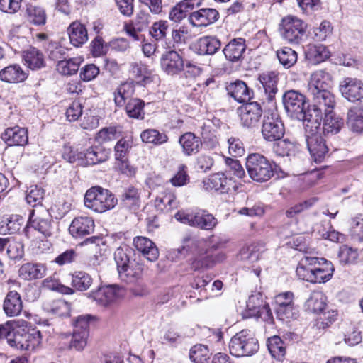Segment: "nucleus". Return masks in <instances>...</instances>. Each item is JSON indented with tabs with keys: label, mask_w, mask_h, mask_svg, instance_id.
<instances>
[{
	"label": "nucleus",
	"mask_w": 363,
	"mask_h": 363,
	"mask_svg": "<svg viewBox=\"0 0 363 363\" xmlns=\"http://www.w3.org/2000/svg\"><path fill=\"white\" fill-rule=\"evenodd\" d=\"M259 348L257 339L249 330L235 333L229 342L230 353L237 357H251L258 352Z\"/></svg>",
	"instance_id": "f257e3e1"
},
{
	"label": "nucleus",
	"mask_w": 363,
	"mask_h": 363,
	"mask_svg": "<svg viewBox=\"0 0 363 363\" xmlns=\"http://www.w3.org/2000/svg\"><path fill=\"white\" fill-rule=\"evenodd\" d=\"M84 201L86 208L96 213H104L117 204L114 195L109 190L100 186H94L87 190Z\"/></svg>",
	"instance_id": "f03ea898"
},
{
	"label": "nucleus",
	"mask_w": 363,
	"mask_h": 363,
	"mask_svg": "<svg viewBox=\"0 0 363 363\" xmlns=\"http://www.w3.org/2000/svg\"><path fill=\"white\" fill-rule=\"evenodd\" d=\"M245 167L250 177L257 182H265L274 174L271 162L267 157L258 153L248 155Z\"/></svg>",
	"instance_id": "7ed1b4c3"
},
{
	"label": "nucleus",
	"mask_w": 363,
	"mask_h": 363,
	"mask_svg": "<svg viewBox=\"0 0 363 363\" xmlns=\"http://www.w3.org/2000/svg\"><path fill=\"white\" fill-rule=\"evenodd\" d=\"M114 259L117 264V269L120 279L126 283L138 281L143 274L141 264L130 262L125 251L118 247L114 253Z\"/></svg>",
	"instance_id": "20e7f679"
},
{
	"label": "nucleus",
	"mask_w": 363,
	"mask_h": 363,
	"mask_svg": "<svg viewBox=\"0 0 363 363\" xmlns=\"http://www.w3.org/2000/svg\"><path fill=\"white\" fill-rule=\"evenodd\" d=\"M41 341V332L31 326L16 328L13 331L12 338H9V344L11 347L24 350H35Z\"/></svg>",
	"instance_id": "39448f33"
},
{
	"label": "nucleus",
	"mask_w": 363,
	"mask_h": 363,
	"mask_svg": "<svg viewBox=\"0 0 363 363\" xmlns=\"http://www.w3.org/2000/svg\"><path fill=\"white\" fill-rule=\"evenodd\" d=\"M31 230L40 233L45 238L54 233V225L51 216L45 208L33 209L29 215L28 223L24 228L26 235L29 237Z\"/></svg>",
	"instance_id": "423d86ee"
},
{
	"label": "nucleus",
	"mask_w": 363,
	"mask_h": 363,
	"mask_svg": "<svg viewBox=\"0 0 363 363\" xmlns=\"http://www.w3.org/2000/svg\"><path fill=\"white\" fill-rule=\"evenodd\" d=\"M174 217L178 221L184 224L204 230H212L218 224V220L213 215L204 210L189 213L179 211Z\"/></svg>",
	"instance_id": "0eeeda50"
},
{
	"label": "nucleus",
	"mask_w": 363,
	"mask_h": 363,
	"mask_svg": "<svg viewBox=\"0 0 363 363\" xmlns=\"http://www.w3.org/2000/svg\"><path fill=\"white\" fill-rule=\"evenodd\" d=\"M307 24L302 20L287 16L282 19L280 32L282 38L293 44H299L306 36Z\"/></svg>",
	"instance_id": "6e6552de"
},
{
	"label": "nucleus",
	"mask_w": 363,
	"mask_h": 363,
	"mask_svg": "<svg viewBox=\"0 0 363 363\" xmlns=\"http://www.w3.org/2000/svg\"><path fill=\"white\" fill-rule=\"evenodd\" d=\"M261 133L266 141L275 142L284 136V125L277 115L272 113L264 117Z\"/></svg>",
	"instance_id": "1a4fd4ad"
},
{
	"label": "nucleus",
	"mask_w": 363,
	"mask_h": 363,
	"mask_svg": "<svg viewBox=\"0 0 363 363\" xmlns=\"http://www.w3.org/2000/svg\"><path fill=\"white\" fill-rule=\"evenodd\" d=\"M238 112L241 125L247 128L257 127L262 116V106L256 101L243 104L238 109Z\"/></svg>",
	"instance_id": "9d476101"
},
{
	"label": "nucleus",
	"mask_w": 363,
	"mask_h": 363,
	"mask_svg": "<svg viewBox=\"0 0 363 363\" xmlns=\"http://www.w3.org/2000/svg\"><path fill=\"white\" fill-rule=\"evenodd\" d=\"M282 100L286 112L291 117L300 119V114L305 109V96L297 91L289 90L284 94Z\"/></svg>",
	"instance_id": "9b49d317"
},
{
	"label": "nucleus",
	"mask_w": 363,
	"mask_h": 363,
	"mask_svg": "<svg viewBox=\"0 0 363 363\" xmlns=\"http://www.w3.org/2000/svg\"><path fill=\"white\" fill-rule=\"evenodd\" d=\"M308 150L315 162H320L328 152V147L322 137L321 131L306 135Z\"/></svg>",
	"instance_id": "f8f14e48"
},
{
	"label": "nucleus",
	"mask_w": 363,
	"mask_h": 363,
	"mask_svg": "<svg viewBox=\"0 0 363 363\" xmlns=\"http://www.w3.org/2000/svg\"><path fill=\"white\" fill-rule=\"evenodd\" d=\"M123 296V289L117 285L100 287L93 294L94 301L102 306H109Z\"/></svg>",
	"instance_id": "ddd939ff"
},
{
	"label": "nucleus",
	"mask_w": 363,
	"mask_h": 363,
	"mask_svg": "<svg viewBox=\"0 0 363 363\" xmlns=\"http://www.w3.org/2000/svg\"><path fill=\"white\" fill-rule=\"evenodd\" d=\"M340 91L350 101H363V82L357 78L346 77L340 82Z\"/></svg>",
	"instance_id": "4468645a"
},
{
	"label": "nucleus",
	"mask_w": 363,
	"mask_h": 363,
	"mask_svg": "<svg viewBox=\"0 0 363 363\" xmlns=\"http://www.w3.org/2000/svg\"><path fill=\"white\" fill-rule=\"evenodd\" d=\"M323 113L320 108L313 105L306 111H303V114H300V119L303 120L306 135L321 131L320 125Z\"/></svg>",
	"instance_id": "2eb2a0df"
},
{
	"label": "nucleus",
	"mask_w": 363,
	"mask_h": 363,
	"mask_svg": "<svg viewBox=\"0 0 363 363\" xmlns=\"http://www.w3.org/2000/svg\"><path fill=\"white\" fill-rule=\"evenodd\" d=\"M179 252L183 255L193 254L197 255V258L203 257L208 253L206 240L197 235H186L183 239V244Z\"/></svg>",
	"instance_id": "dca6fc26"
},
{
	"label": "nucleus",
	"mask_w": 363,
	"mask_h": 363,
	"mask_svg": "<svg viewBox=\"0 0 363 363\" xmlns=\"http://www.w3.org/2000/svg\"><path fill=\"white\" fill-rule=\"evenodd\" d=\"M160 64L162 70L172 76L179 74L184 67L182 57L174 50L164 53L161 57Z\"/></svg>",
	"instance_id": "f3484780"
},
{
	"label": "nucleus",
	"mask_w": 363,
	"mask_h": 363,
	"mask_svg": "<svg viewBox=\"0 0 363 363\" xmlns=\"http://www.w3.org/2000/svg\"><path fill=\"white\" fill-rule=\"evenodd\" d=\"M218 18L219 13L216 9L204 8L192 12L189 21L194 27H206L216 22Z\"/></svg>",
	"instance_id": "a211bd4d"
},
{
	"label": "nucleus",
	"mask_w": 363,
	"mask_h": 363,
	"mask_svg": "<svg viewBox=\"0 0 363 363\" xmlns=\"http://www.w3.org/2000/svg\"><path fill=\"white\" fill-rule=\"evenodd\" d=\"M332 84V76L328 72L319 69L311 74L308 84V94H313L322 90H328Z\"/></svg>",
	"instance_id": "6ab92c4d"
},
{
	"label": "nucleus",
	"mask_w": 363,
	"mask_h": 363,
	"mask_svg": "<svg viewBox=\"0 0 363 363\" xmlns=\"http://www.w3.org/2000/svg\"><path fill=\"white\" fill-rule=\"evenodd\" d=\"M46 272L45 264L36 262H27L19 267L18 276L23 280L33 281L44 277Z\"/></svg>",
	"instance_id": "aec40b11"
},
{
	"label": "nucleus",
	"mask_w": 363,
	"mask_h": 363,
	"mask_svg": "<svg viewBox=\"0 0 363 363\" xmlns=\"http://www.w3.org/2000/svg\"><path fill=\"white\" fill-rule=\"evenodd\" d=\"M94 230V222L90 217L75 218L69 227V232L75 238H82L92 233Z\"/></svg>",
	"instance_id": "412c9836"
},
{
	"label": "nucleus",
	"mask_w": 363,
	"mask_h": 363,
	"mask_svg": "<svg viewBox=\"0 0 363 363\" xmlns=\"http://www.w3.org/2000/svg\"><path fill=\"white\" fill-rule=\"evenodd\" d=\"M1 138L9 146H24L28 142L27 130L17 125L7 128Z\"/></svg>",
	"instance_id": "4be33fe9"
},
{
	"label": "nucleus",
	"mask_w": 363,
	"mask_h": 363,
	"mask_svg": "<svg viewBox=\"0 0 363 363\" xmlns=\"http://www.w3.org/2000/svg\"><path fill=\"white\" fill-rule=\"evenodd\" d=\"M133 245L150 262H155L159 257V250L156 245L149 238L143 236H138L133 239Z\"/></svg>",
	"instance_id": "5701e85b"
},
{
	"label": "nucleus",
	"mask_w": 363,
	"mask_h": 363,
	"mask_svg": "<svg viewBox=\"0 0 363 363\" xmlns=\"http://www.w3.org/2000/svg\"><path fill=\"white\" fill-rule=\"evenodd\" d=\"M245 49V40L240 38L230 40L223 48V52L228 61L241 62Z\"/></svg>",
	"instance_id": "b1692460"
},
{
	"label": "nucleus",
	"mask_w": 363,
	"mask_h": 363,
	"mask_svg": "<svg viewBox=\"0 0 363 363\" xmlns=\"http://www.w3.org/2000/svg\"><path fill=\"white\" fill-rule=\"evenodd\" d=\"M179 143L182 147V152L186 156L197 154L203 146L201 138L191 132L182 135L179 137Z\"/></svg>",
	"instance_id": "393cba45"
},
{
	"label": "nucleus",
	"mask_w": 363,
	"mask_h": 363,
	"mask_svg": "<svg viewBox=\"0 0 363 363\" xmlns=\"http://www.w3.org/2000/svg\"><path fill=\"white\" fill-rule=\"evenodd\" d=\"M313 103V106L320 108L324 113L333 112L335 104L334 95L328 90H322L318 93L308 95Z\"/></svg>",
	"instance_id": "a878e982"
},
{
	"label": "nucleus",
	"mask_w": 363,
	"mask_h": 363,
	"mask_svg": "<svg viewBox=\"0 0 363 363\" xmlns=\"http://www.w3.org/2000/svg\"><path fill=\"white\" fill-rule=\"evenodd\" d=\"M78 158L82 160V165H94L107 160L108 153L102 147L94 146L88 148L83 153L81 152Z\"/></svg>",
	"instance_id": "bb28decb"
},
{
	"label": "nucleus",
	"mask_w": 363,
	"mask_h": 363,
	"mask_svg": "<svg viewBox=\"0 0 363 363\" xmlns=\"http://www.w3.org/2000/svg\"><path fill=\"white\" fill-rule=\"evenodd\" d=\"M258 79L262 84L269 101H272L278 91V73L274 71H267L259 74Z\"/></svg>",
	"instance_id": "cd10ccee"
},
{
	"label": "nucleus",
	"mask_w": 363,
	"mask_h": 363,
	"mask_svg": "<svg viewBox=\"0 0 363 363\" xmlns=\"http://www.w3.org/2000/svg\"><path fill=\"white\" fill-rule=\"evenodd\" d=\"M221 47V43L215 36L207 35L200 38L195 44L196 53L201 55H213Z\"/></svg>",
	"instance_id": "c85d7f7f"
},
{
	"label": "nucleus",
	"mask_w": 363,
	"mask_h": 363,
	"mask_svg": "<svg viewBox=\"0 0 363 363\" xmlns=\"http://www.w3.org/2000/svg\"><path fill=\"white\" fill-rule=\"evenodd\" d=\"M313 266V283H325L329 281L333 274V264L325 258H318V262Z\"/></svg>",
	"instance_id": "c756f323"
},
{
	"label": "nucleus",
	"mask_w": 363,
	"mask_h": 363,
	"mask_svg": "<svg viewBox=\"0 0 363 363\" xmlns=\"http://www.w3.org/2000/svg\"><path fill=\"white\" fill-rule=\"evenodd\" d=\"M27 77L28 74L17 64L9 65L0 71V79L8 83H20Z\"/></svg>",
	"instance_id": "7c9ffc66"
},
{
	"label": "nucleus",
	"mask_w": 363,
	"mask_h": 363,
	"mask_svg": "<svg viewBox=\"0 0 363 363\" xmlns=\"http://www.w3.org/2000/svg\"><path fill=\"white\" fill-rule=\"evenodd\" d=\"M3 308L7 316L18 315L23 308V301L20 294L16 291H9L4 299Z\"/></svg>",
	"instance_id": "2f4dec72"
},
{
	"label": "nucleus",
	"mask_w": 363,
	"mask_h": 363,
	"mask_svg": "<svg viewBox=\"0 0 363 363\" xmlns=\"http://www.w3.org/2000/svg\"><path fill=\"white\" fill-rule=\"evenodd\" d=\"M67 33L71 44L75 47H80L88 40L87 30L79 21L72 22L67 28Z\"/></svg>",
	"instance_id": "473e14b6"
},
{
	"label": "nucleus",
	"mask_w": 363,
	"mask_h": 363,
	"mask_svg": "<svg viewBox=\"0 0 363 363\" xmlns=\"http://www.w3.org/2000/svg\"><path fill=\"white\" fill-rule=\"evenodd\" d=\"M318 262V257L304 256L296 268L297 276L303 280L313 283V266Z\"/></svg>",
	"instance_id": "72a5a7b5"
},
{
	"label": "nucleus",
	"mask_w": 363,
	"mask_h": 363,
	"mask_svg": "<svg viewBox=\"0 0 363 363\" xmlns=\"http://www.w3.org/2000/svg\"><path fill=\"white\" fill-rule=\"evenodd\" d=\"M264 250L265 247L262 243H252L241 249L239 257L247 264H253L259 260Z\"/></svg>",
	"instance_id": "f704fd0d"
},
{
	"label": "nucleus",
	"mask_w": 363,
	"mask_h": 363,
	"mask_svg": "<svg viewBox=\"0 0 363 363\" xmlns=\"http://www.w3.org/2000/svg\"><path fill=\"white\" fill-rule=\"evenodd\" d=\"M226 89L228 94L239 103L249 101L251 98V91L242 81L237 80L230 83Z\"/></svg>",
	"instance_id": "c9c22d12"
},
{
	"label": "nucleus",
	"mask_w": 363,
	"mask_h": 363,
	"mask_svg": "<svg viewBox=\"0 0 363 363\" xmlns=\"http://www.w3.org/2000/svg\"><path fill=\"white\" fill-rule=\"evenodd\" d=\"M306 58L313 64L316 65L324 62L330 57V52L323 45H308L305 50Z\"/></svg>",
	"instance_id": "e433bc0d"
},
{
	"label": "nucleus",
	"mask_w": 363,
	"mask_h": 363,
	"mask_svg": "<svg viewBox=\"0 0 363 363\" xmlns=\"http://www.w3.org/2000/svg\"><path fill=\"white\" fill-rule=\"evenodd\" d=\"M229 181L223 173L213 174L203 182V188L207 191H220L221 193L228 192L227 187Z\"/></svg>",
	"instance_id": "4c0bfd02"
},
{
	"label": "nucleus",
	"mask_w": 363,
	"mask_h": 363,
	"mask_svg": "<svg viewBox=\"0 0 363 363\" xmlns=\"http://www.w3.org/2000/svg\"><path fill=\"white\" fill-rule=\"evenodd\" d=\"M25 16L27 21L32 25L40 26L46 23V11L41 6L28 5L26 10Z\"/></svg>",
	"instance_id": "58836bf2"
},
{
	"label": "nucleus",
	"mask_w": 363,
	"mask_h": 363,
	"mask_svg": "<svg viewBox=\"0 0 363 363\" xmlns=\"http://www.w3.org/2000/svg\"><path fill=\"white\" fill-rule=\"evenodd\" d=\"M347 124L352 131L363 132V107L355 106L347 113Z\"/></svg>",
	"instance_id": "ea45409f"
},
{
	"label": "nucleus",
	"mask_w": 363,
	"mask_h": 363,
	"mask_svg": "<svg viewBox=\"0 0 363 363\" xmlns=\"http://www.w3.org/2000/svg\"><path fill=\"white\" fill-rule=\"evenodd\" d=\"M25 63L31 69H37L44 66V57L43 53L34 47H30L23 52Z\"/></svg>",
	"instance_id": "a19ab883"
},
{
	"label": "nucleus",
	"mask_w": 363,
	"mask_h": 363,
	"mask_svg": "<svg viewBox=\"0 0 363 363\" xmlns=\"http://www.w3.org/2000/svg\"><path fill=\"white\" fill-rule=\"evenodd\" d=\"M326 298L320 291H313L306 301L305 306L308 311L318 313L323 312L326 306Z\"/></svg>",
	"instance_id": "79ce46f5"
},
{
	"label": "nucleus",
	"mask_w": 363,
	"mask_h": 363,
	"mask_svg": "<svg viewBox=\"0 0 363 363\" xmlns=\"http://www.w3.org/2000/svg\"><path fill=\"white\" fill-rule=\"evenodd\" d=\"M332 113L333 112L324 113L325 119L321 128V133H323L324 135H328L329 133H337L344 124L343 120L342 118L336 117L332 115Z\"/></svg>",
	"instance_id": "37998d69"
},
{
	"label": "nucleus",
	"mask_w": 363,
	"mask_h": 363,
	"mask_svg": "<svg viewBox=\"0 0 363 363\" xmlns=\"http://www.w3.org/2000/svg\"><path fill=\"white\" fill-rule=\"evenodd\" d=\"M226 259V255L224 252H218L216 255H207L201 258H195L192 262V267L195 270L201 268H210L215 264L223 262Z\"/></svg>",
	"instance_id": "c03bdc74"
},
{
	"label": "nucleus",
	"mask_w": 363,
	"mask_h": 363,
	"mask_svg": "<svg viewBox=\"0 0 363 363\" xmlns=\"http://www.w3.org/2000/svg\"><path fill=\"white\" fill-rule=\"evenodd\" d=\"M267 347L272 356L281 361L286 354V346L282 340L277 335L268 338Z\"/></svg>",
	"instance_id": "a18cd8bd"
},
{
	"label": "nucleus",
	"mask_w": 363,
	"mask_h": 363,
	"mask_svg": "<svg viewBox=\"0 0 363 363\" xmlns=\"http://www.w3.org/2000/svg\"><path fill=\"white\" fill-rule=\"evenodd\" d=\"M23 219L20 216H12L3 220L0 223L1 234H13L20 230L23 225Z\"/></svg>",
	"instance_id": "49530a36"
},
{
	"label": "nucleus",
	"mask_w": 363,
	"mask_h": 363,
	"mask_svg": "<svg viewBox=\"0 0 363 363\" xmlns=\"http://www.w3.org/2000/svg\"><path fill=\"white\" fill-rule=\"evenodd\" d=\"M131 73L138 79V83L145 85L150 83L152 79V72L147 67L141 62H134L131 65Z\"/></svg>",
	"instance_id": "de8ad7c7"
},
{
	"label": "nucleus",
	"mask_w": 363,
	"mask_h": 363,
	"mask_svg": "<svg viewBox=\"0 0 363 363\" xmlns=\"http://www.w3.org/2000/svg\"><path fill=\"white\" fill-rule=\"evenodd\" d=\"M45 190L40 186L37 185L31 186L26 191V202L33 207H36V209L43 208L42 206V202L45 196Z\"/></svg>",
	"instance_id": "09e8293b"
},
{
	"label": "nucleus",
	"mask_w": 363,
	"mask_h": 363,
	"mask_svg": "<svg viewBox=\"0 0 363 363\" xmlns=\"http://www.w3.org/2000/svg\"><path fill=\"white\" fill-rule=\"evenodd\" d=\"M155 206L161 211H169L177 207L176 196L170 193L161 194L155 200Z\"/></svg>",
	"instance_id": "8fccbe9b"
},
{
	"label": "nucleus",
	"mask_w": 363,
	"mask_h": 363,
	"mask_svg": "<svg viewBox=\"0 0 363 363\" xmlns=\"http://www.w3.org/2000/svg\"><path fill=\"white\" fill-rule=\"evenodd\" d=\"M143 142L152 143L155 145H160L167 142L168 137L164 133H160L155 129H147L140 134Z\"/></svg>",
	"instance_id": "3c124183"
},
{
	"label": "nucleus",
	"mask_w": 363,
	"mask_h": 363,
	"mask_svg": "<svg viewBox=\"0 0 363 363\" xmlns=\"http://www.w3.org/2000/svg\"><path fill=\"white\" fill-rule=\"evenodd\" d=\"M277 56L279 62L286 69L291 67L297 61L296 52L289 47L278 50Z\"/></svg>",
	"instance_id": "603ef678"
},
{
	"label": "nucleus",
	"mask_w": 363,
	"mask_h": 363,
	"mask_svg": "<svg viewBox=\"0 0 363 363\" xmlns=\"http://www.w3.org/2000/svg\"><path fill=\"white\" fill-rule=\"evenodd\" d=\"M275 142L276 143L274 145L273 150L276 154L280 156L293 155L298 149V144L294 141H291L289 139H280Z\"/></svg>",
	"instance_id": "864d4df0"
},
{
	"label": "nucleus",
	"mask_w": 363,
	"mask_h": 363,
	"mask_svg": "<svg viewBox=\"0 0 363 363\" xmlns=\"http://www.w3.org/2000/svg\"><path fill=\"white\" fill-rule=\"evenodd\" d=\"M80 62V59L77 57L59 60L57 70L62 75H72L78 71Z\"/></svg>",
	"instance_id": "5fc2aeb1"
},
{
	"label": "nucleus",
	"mask_w": 363,
	"mask_h": 363,
	"mask_svg": "<svg viewBox=\"0 0 363 363\" xmlns=\"http://www.w3.org/2000/svg\"><path fill=\"white\" fill-rule=\"evenodd\" d=\"M144 101L139 99H130L126 104L125 111L130 118L143 119L144 118Z\"/></svg>",
	"instance_id": "6e6d98bb"
},
{
	"label": "nucleus",
	"mask_w": 363,
	"mask_h": 363,
	"mask_svg": "<svg viewBox=\"0 0 363 363\" xmlns=\"http://www.w3.org/2000/svg\"><path fill=\"white\" fill-rule=\"evenodd\" d=\"M189 358L194 363H208L209 350L205 345H196L190 350Z\"/></svg>",
	"instance_id": "4d7b16f0"
},
{
	"label": "nucleus",
	"mask_w": 363,
	"mask_h": 363,
	"mask_svg": "<svg viewBox=\"0 0 363 363\" xmlns=\"http://www.w3.org/2000/svg\"><path fill=\"white\" fill-rule=\"evenodd\" d=\"M134 91L131 84L125 82L121 84L114 92V101L117 106H123Z\"/></svg>",
	"instance_id": "13d9d810"
},
{
	"label": "nucleus",
	"mask_w": 363,
	"mask_h": 363,
	"mask_svg": "<svg viewBox=\"0 0 363 363\" xmlns=\"http://www.w3.org/2000/svg\"><path fill=\"white\" fill-rule=\"evenodd\" d=\"M91 284L92 278L84 272H77L72 275V286L79 291L87 290Z\"/></svg>",
	"instance_id": "bf43d9fd"
},
{
	"label": "nucleus",
	"mask_w": 363,
	"mask_h": 363,
	"mask_svg": "<svg viewBox=\"0 0 363 363\" xmlns=\"http://www.w3.org/2000/svg\"><path fill=\"white\" fill-rule=\"evenodd\" d=\"M121 200L127 206L138 207L140 201L139 190L132 186L124 189Z\"/></svg>",
	"instance_id": "052dcab7"
},
{
	"label": "nucleus",
	"mask_w": 363,
	"mask_h": 363,
	"mask_svg": "<svg viewBox=\"0 0 363 363\" xmlns=\"http://www.w3.org/2000/svg\"><path fill=\"white\" fill-rule=\"evenodd\" d=\"M172 38L175 45H182L187 43L191 38V32L187 26H182L172 31Z\"/></svg>",
	"instance_id": "680f3d73"
},
{
	"label": "nucleus",
	"mask_w": 363,
	"mask_h": 363,
	"mask_svg": "<svg viewBox=\"0 0 363 363\" xmlns=\"http://www.w3.org/2000/svg\"><path fill=\"white\" fill-rule=\"evenodd\" d=\"M206 240L208 252L211 250L225 248L229 241V240L222 234L212 235Z\"/></svg>",
	"instance_id": "e2e57ef3"
},
{
	"label": "nucleus",
	"mask_w": 363,
	"mask_h": 363,
	"mask_svg": "<svg viewBox=\"0 0 363 363\" xmlns=\"http://www.w3.org/2000/svg\"><path fill=\"white\" fill-rule=\"evenodd\" d=\"M48 311L53 315L58 316H69L70 313V305L61 299L55 300L52 302Z\"/></svg>",
	"instance_id": "0e129e2a"
},
{
	"label": "nucleus",
	"mask_w": 363,
	"mask_h": 363,
	"mask_svg": "<svg viewBox=\"0 0 363 363\" xmlns=\"http://www.w3.org/2000/svg\"><path fill=\"white\" fill-rule=\"evenodd\" d=\"M131 142L125 138L120 139L114 147L115 158L116 160L125 159L131 149Z\"/></svg>",
	"instance_id": "69168bd1"
},
{
	"label": "nucleus",
	"mask_w": 363,
	"mask_h": 363,
	"mask_svg": "<svg viewBox=\"0 0 363 363\" xmlns=\"http://www.w3.org/2000/svg\"><path fill=\"white\" fill-rule=\"evenodd\" d=\"M89 334L84 332L73 331L72 338L70 342V348L77 351H82L84 349L87 344Z\"/></svg>",
	"instance_id": "338daca9"
},
{
	"label": "nucleus",
	"mask_w": 363,
	"mask_h": 363,
	"mask_svg": "<svg viewBox=\"0 0 363 363\" xmlns=\"http://www.w3.org/2000/svg\"><path fill=\"white\" fill-rule=\"evenodd\" d=\"M6 254L11 259H18L24 255L23 245L21 242L11 239L6 249Z\"/></svg>",
	"instance_id": "774afa93"
}]
</instances>
